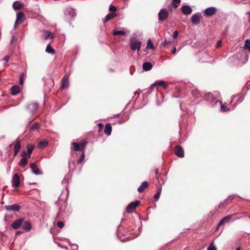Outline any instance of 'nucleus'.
<instances>
[{
    "mask_svg": "<svg viewBox=\"0 0 250 250\" xmlns=\"http://www.w3.org/2000/svg\"><path fill=\"white\" fill-rule=\"evenodd\" d=\"M130 47L131 50L139 51L141 47V42L138 40L131 39L130 40Z\"/></svg>",
    "mask_w": 250,
    "mask_h": 250,
    "instance_id": "f257e3e1",
    "label": "nucleus"
},
{
    "mask_svg": "<svg viewBox=\"0 0 250 250\" xmlns=\"http://www.w3.org/2000/svg\"><path fill=\"white\" fill-rule=\"evenodd\" d=\"M156 85L161 86L165 88H166L167 87V84L165 81L158 80L156 81L155 83H154L151 85V86L148 89V92L151 93L153 90V87Z\"/></svg>",
    "mask_w": 250,
    "mask_h": 250,
    "instance_id": "f03ea898",
    "label": "nucleus"
},
{
    "mask_svg": "<svg viewBox=\"0 0 250 250\" xmlns=\"http://www.w3.org/2000/svg\"><path fill=\"white\" fill-rule=\"evenodd\" d=\"M140 204L139 201H135L131 202L126 207V211L128 213H131L133 210Z\"/></svg>",
    "mask_w": 250,
    "mask_h": 250,
    "instance_id": "7ed1b4c3",
    "label": "nucleus"
},
{
    "mask_svg": "<svg viewBox=\"0 0 250 250\" xmlns=\"http://www.w3.org/2000/svg\"><path fill=\"white\" fill-rule=\"evenodd\" d=\"M30 167L32 172L35 174L41 175L42 174V172L37 163H31L30 164Z\"/></svg>",
    "mask_w": 250,
    "mask_h": 250,
    "instance_id": "20e7f679",
    "label": "nucleus"
},
{
    "mask_svg": "<svg viewBox=\"0 0 250 250\" xmlns=\"http://www.w3.org/2000/svg\"><path fill=\"white\" fill-rule=\"evenodd\" d=\"M202 15L200 13L198 12L193 14L191 17V21L193 24H198L201 19Z\"/></svg>",
    "mask_w": 250,
    "mask_h": 250,
    "instance_id": "39448f33",
    "label": "nucleus"
},
{
    "mask_svg": "<svg viewBox=\"0 0 250 250\" xmlns=\"http://www.w3.org/2000/svg\"><path fill=\"white\" fill-rule=\"evenodd\" d=\"M159 20L160 21H164L168 17V11L167 9H161L158 14Z\"/></svg>",
    "mask_w": 250,
    "mask_h": 250,
    "instance_id": "423d86ee",
    "label": "nucleus"
},
{
    "mask_svg": "<svg viewBox=\"0 0 250 250\" xmlns=\"http://www.w3.org/2000/svg\"><path fill=\"white\" fill-rule=\"evenodd\" d=\"M175 154L176 156L179 157L183 158L184 156V151L183 148L179 146H177L175 147L174 149Z\"/></svg>",
    "mask_w": 250,
    "mask_h": 250,
    "instance_id": "0eeeda50",
    "label": "nucleus"
},
{
    "mask_svg": "<svg viewBox=\"0 0 250 250\" xmlns=\"http://www.w3.org/2000/svg\"><path fill=\"white\" fill-rule=\"evenodd\" d=\"M4 208L6 210L14 211H18L21 208L20 206L17 204L6 205L5 206Z\"/></svg>",
    "mask_w": 250,
    "mask_h": 250,
    "instance_id": "6e6552de",
    "label": "nucleus"
},
{
    "mask_svg": "<svg viewBox=\"0 0 250 250\" xmlns=\"http://www.w3.org/2000/svg\"><path fill=\"white\" fill-rule=\"evenodd\" d=\"M12 183L13 187L14 188H17L19 186L20 184V179L18 174H15L13 175Z\"/></svg>",
    "mask_w": 250,
    "mask_h": 250,
    "instance_id": "1a4fd4ad",
    "label": "nucleus"
},
{
    "mask_svg": "<svg viewBox=\"0 0 250 250\" xmlns=\"http://www.w3.org/2000/svg\"><path fill=\"white\" fill-rule=\"evenodd\" d=\"M216 9L214 7H210L206 9L204 11V15L206 16H211L215 14Z\"/></svg>",
    "mask_w": 250,
    "mask_h": 250,
    "instance_id": "9d476101",
    "label": "nucleus"
},
{
    "mask_svg": "<svg viewBox=\"0 0 250 250\" xmlns=\"http://www.w3.org/2000/svg\"><path fill=\"white\" fill-rule=\"evenodd\" d=\"M39 107V105L36 103H31L29 104L27 108L28 110L31 113H33L36 111Z\"/></svg>",
    "mask_w": 250,
    "mask_h": 250,
    "instance_id": "9b49d317",
    "label": "nucleus"
},
{
    "mask_svg": "<svg viewBox=\"0 0 250 250\" xmlns=\"http://www.w3.org/2000/svg\"><path fill=\"white\" fill-rule=\"evenodd\" d=\"M86 144H87L86 142H83L81 143L82 148H81V150L82 151V154L81 157L78 160V163H81L84 160V159L85 157L84 149H85V147Z\"/></svg>",
    "mask_w": 250,
    "mask_h": 250,
    "instance_id": "f8f14e48",
    "label": "nucleus"
},
{
    "mask_svg": "<svg viewBox=\"0 0 250 250\" xmlns=\"http://www.w3.org/2000/svg\"><path fill=\"white\" fill-rule=\"evenodd\" d=\"M181 10L182 13L186 15H190L192 11V9L191 7L187 5L183 6L181 7Z\"/></svg>",
    "mask_w": 250,
    "mask_h": 250,
    "instance_id": "ddd939ff",
    "label": "nucleus"
},
{
    "mask_svg": "<svg viewBox=\"0 0 250 250\" xmlns=\"http://www.w3.org/2000/svg\"><path fill=\"white\" fill-rule=\"evenodd\" d=\"M232 216H233V215H228V216L224 217L223 219H222L220 221L219 224H218V226L217 227V229L218 228L219 226H222L225 223H228L230 220V219L232 218Z\"/></svg>",
    "mask_w": 250,
    "mask_h": 250,
    "instance_id": "4468645a",
    "label": "nucleus"
},
{
    "mask_svg": "<svg viewBox=\"0 0 250 250\" xmlns=\"http://www.w3.org/2000/svg\"><path fill=\"white\" fill-rule=\"evenodd\" d=\"M68 77L65 75L62 80V84L61 87L62 89H65L68 87Z\"/></svg>",
    "mask_w": 250,
    "mask_h": 250,
    "instance_id": "2eb2a0df",
    "label": "nucleus"
},
{
    "mask_svg": "<svg viewBox=\"0 0 250 250\" xmlns=\"http://www.w3.org/2000/svg\"><path fill=\"white\" fill-rule=\"evenodd\" d=\"M23 221V219H20L14 221L12 224L11 227L15 229H17L20 228Z\"/></svg>",
    "mask_w": 250,
    "mask_h": 250,
    "instance_id": "dca6fc26",
    "label": "nucleus"
},
{
    "mask_svg": "<svg viewBox=\"0 0 250 250\" xmlns=\"http://www.w3.org/2000/svg\"><path fill=\"white\" fill-rule=\"evenodd\" d=\"M21 228L25 231H29L32 229L31 224L29 221H25L23 223Z\"/></svg>",
    "mask_w": 250,
    "mask_h": 250,
    "instance_id": "f3484780",
    "label": "nucleus"
},
{
    "mask_svg": "<svg viewBox=\"0 0 250 250\" xmlns=\"http://www.w3.org/2000/svg\"><path fill=\"white\" fill-rule=\"evenodd\" d=\"M13 8L15 10L21 9L23 6V4L19 1H15L13 3Z\"/></svg>",
    "mask_w": 250,
    "mask_h": 250,
    "instance_id": "a211bd4d",
    "label": "nucleus"
},
{
    "mask_svg": "<svg viewBox=\"0 0 250 250\" xmlns=\"http://www.w3.org/2000/svg\"><path fill=\"white\" fill-rule=\"evenodd\" d=\"M43 37L44 39L46 40L48 38L54 39L55 37V35L54 34L52 33L51 32L47 30H43Z\"/></svg>",
    "mask_w": 250,
    "mask_h": 250,
    "instance_id": "6ab92c4d",
    "label": "nucleus"
},
{
    "mask_svg": "<svg viewBox=\"0 0 250 250\" xmlns=\"http://www.w3.org/2000/svg\"><path fill=\"white\" fill-rule=\"evenodd\" d=\"M24 20V16L21 12H19L16 16V22H20L22 23Z\"/></svg>",
    "mask_w": 250,
    "mask_h": 250,
    "instance_id": "aec40b11",
    "label": "nucleus"
},
{
    "mask_svg": "<svg viewBox=\"0 0 250 250\" xmlns=\"http://www.w3.org/2000/svg\"><path fill=\"white\" fill-rule=\"evenodd\" d=\"M148 186V183L146 181L143 182L142 185L138 188L137 190L139 192H142L145 188H146Z\"/></svg>",
    "mask_w": 250,
    "mask_h": 250,
    "instance_id": "412c9836",
    "label": "nucleus"
},
{
    "mask_svg": "<svg viewBox=\"0 0 250 250\" xmlns=\"http://www.w3.org/2000/svg\"><path fill=\"white\" fill-rule=\"evenodd\" d=\"M20 88L19 85H15L11 88V93L12 95H15L20 92Z\"/></svg>",
    "mask_w": 250,
    "mask_h": 250,
    "instance_id": "4be33fe9",
    "label": "nucleus"
},
{
    "mask_svg": "<svg viewBox=\"0 0 250 250\" xmlns=\"http://www.w3.org/2000/svg\"><path fill=\"white\" fill-rule=\"evenodd\" d=\"M112 131V126L110 124H107L105 125V128H104V133L107 135L109 136L110 135L111 132Z\"/></svg>",
    "mask_w": 250,
    "mask_h": 250,
    "instance_id": "5701e85b",
    "label": "nucleus"
},
{
    "mask_svg": "<svg viewBox=\"0 0 250 250\" xmlns=\"http://www.w3.org/2000/svg\"><path fill=\"white\" fill-rule=\"evenodd\" d=\"M152 68V64L149 62H145L143 65V68L146 71H149Z\"/></svg>",
    "mask_w": 250,
    "mask_h": 250,
    "instance_id": "b1692460",
    "label": "nucleus"
},
{
    "mask_svg": "<svg viewBox=\"0 0 250 250\" xmlns=\"http://www.w3.org/2000/svg\"><path fill=\"white\" fill-rule=\"evenodd\" d=\"M21 147V143L19 140H18L15 146H14V155H16L19 152L20 148Z\"/></svg>",
    "mask_w": 250,
    "mask_h": 250,
    "instance_id": "393cba45",
    "label": "nucleus"
},
{
    "mask_svg": "<svg viewBox=\"0 0 250 250\" xmlns=\"http://www.w3.org/2000/svg\"><path fill=\"white\" fill-rule=\"evenodd\" d=\"M34 147L35 146L33 145H28L26 146L27 153L28 154V158H29L30 157V154L32 153Z\"/></svg>",
    "mask_w": 250,
    "mask_h": 250,
    "instance_id": "a878e982",
    "label": "nucleus"
},
{
    "mask_svg": "<svg viewBox=\"0 0 250 250\" xmlns=\"http://www.w3.org/2000/svg\"><path fill=\"white\" fill-rule=\"evenodd\" d=\"M82 143V142L80 143V144H78V143H77L75 142H73L72 143V145L73 147V149L74 151H78L81 149V148H82L81 143Z\"/></svg>",
    "mask_w": 250,
    "mask_h": 250,
    "instance_id": "bb28decb",
    "label": "nucleus"
},
{
    "mask_svg": "<svg viewBox=\"0 0 250 250\" xmlns=\"http://www.w3.org/2000/svg\"><path fill=\"white\" fill-rule=\"evenodd\" d=\"M45 51L48 53H50L52 54H54L55 52V50L52 47L50 44H48L47 45Z\"/></svg>",
    "mask_w": 250,
    "mask_h": 250,
    "instance_id": "cd10ccee",
    "label": "nucleus"
},
{
    "mask_svg": "<svg viewBox=\"0 0 250 250\" xmlns=\"http://www.w3.org/2000/svg\"><path fill=\"white\" fill-rule=\"evenodd\" d=\"M115 15L116 14L115 13L108 14L105 17L103 21L104 22L107 21H109V20H111V19H112L113 18H114L115 17Z\"/></svg>",
    "mask_w": 250,
    "mask_h": 250,
    "instance_id": "c85d7f7f",
    "label": "nucleus"
},
{
    "mask_svg": "<svg viewBox=\"0 0 250 250\" xmlns=\"http://www.w3.org/2000/svg\"><path fill=\"white\" fill-rule=\"evenodd\" d=\"M113 34L115 36H125V33L123 31L114 30L113 31Z\"/></svg>",
    "mask_w": 250,
    "mask_h": 250,
    "instance_id": "c756f323",
    "label": "nucleus"
},
{
    "mask_svg": "<svg viewBox=\"0 0 250 250\" xmlns=\"http://www.w3.org/2000/svg\"><path fill=\"white\" fill-rule=\"evenodd\" d=\"M48 145V142L46 141L40 142L38 144V147L39 148H42L45 147Z\"/></svg>",
    "mask_w": 250,
    "mask_h": 250,
    "instance_id": "7c9ffc66",
    "label": "nucleus"
},
{
    "mask_svg": "<svg viewBox=\"0 0 250 250\" xmlns=\"http://www.w3.org/2000/svg\"><path fill=\"white\" fill-rule=\"evenodd\" d=\"M62 204H66L65 201H64V200H62L59 199L57 200V201L56 202V204L58 206L59 209L60 210L62 209V207H60V206Z\"/></svg>",
    "mask_w": 250,
    "mask_h": 250,
    "instance_id": "2f4dec72",
    "label": "nucleus"
},
{
    "mask_svg": "<svg viewBox=\"0 0 250 250\" xmlns=\"http://www.w3.org/2000/svg\"><path fill=\"white\" fill-rule=\"evenodd\" d=\"M162 191V188H161L157 189V193L154 195V198L156 200H158L160 196L161 193Z\"/></svg>",
    "mask_w": 250,
    "mask_h": 250,
    "instance_id": "473e14b6",
    "label": "nucleus"
},
{
    "mask_svg": "<svg viewBox=\"0 0 250 250\" xmlns=\"http://www.w3.org/2000/svg\"><path fill=\"white\" fill-rule=\"evenodd\" d=\"M67 13L72 18H74L76 15L75 11H74V9H70L69 10H68L67 11Z\"/></svg>",
    "mask_w": 250,
    "mask_h": 250,
    "instance_id": "72a5a7b5",
    "label": "nucleus"
},
{
    "mask_svg": "<svg viewBox=\"0 0 250 250\" xmlns=\"http://www.w3.org/2000/svg\"><path fill=\"white\" fill-rule=\"evenodd\" d=\"M217 102H219V103L222 104L221 101L220 100L216 101V103H217ZM221 110L224 112L228 111L229 110V108L227 106L223 105L222 104H221Z\"/></svg>",
    "mask_w": 250,
    "mask_h": 250,
    "instance_id": "f704fd0d",
    "label": "nucleus"
},
{
    "mask_svg": "<svg viewBox=\"0 0 250 250\" xmlns=\"http://www.w3.org/2000/svg\"><path fill=\"white\" fill-rule=\"evenodd\" d=\"M66 240L68 242L69 244L72 246L73 250H78V246L77 244H71L70 240L68 239H66Z\"/></svg>",
    "mask_w": 250,
    "mask_h": 250,
    "instance_id": "c9c22d12",
    "label": "nucleus"
},
{
    "mask_svg": "<svg viewBox=\"0 0 250 250\" xmlns=\"http://www.w3.org/2000/svg\"><path fill=\"white\" fill-rule=\"evenodd\" d=\"M39 128V124L35 123L32 125L30 127V129L31 130H35L36 129H38Z\"/></svg>",
    "mask_w": 250,
    "mask_h": 250,
    "instance_id": "e433bc0d",
    "label": "nucleus"
},
{
    "mask_svg": "<svg viewBox=\"0 0 250 250\" xmlns=\"http://www.w3.org/2000/svg\"><path fill=\"white\" fill-rule=\"evenodd\" d=\"M192 94L193 96L198 98L200 96V92L197 89H194L193 90L192 92Z\"/></svg>",
    "mask_w": 250,
    "mask_h": 250,
    "instance_id": "4c0bfd02",
    "label": "nucleus"
},
{
    "mask_svg": "<svg viewBox=\"0 0 250 250\" xmlns=\"http://www.w3.org/2000/svg\"><path fill=\"white\" fill-rule=\"evenodd\" d=\"M27 160L25 158H23L21 160L20 165L23 167L25 166L27 164Z\"/></svg>",
    "mask_w": 250,
    "mask_h": 250,
    "instance_id": "58836bf2",
    "label": "nucleus"
},
{
    "mask_svg": "<svg viewBox=\"0 0 250 250\" xmlns=\"http://www.w3.org/2000/svg\"><path fill=\"white\" fill-rule=\"evenodd\" d=\"M146 48H151V49L154 48V45L150 40H149L147 42Z\"/></svg>",
    "mask_w": 250,
    "mask_h": 250,
    "instance_id": "ea45409f",
    "label": "nucleus"
},
{
    "mask_svg": "<svg viewBox=\"0 0 250 250\" xmlns=\"http://www.w3.org/2000/svg\"><path fill=\"white\" fill-rule=\"evenodd\" d=\"M208 250H217L216 247L213 245V243H211L209 246L208 247Z\"/></svg>",
    "mask_w": 250,
    "mask_h": 250,
    "instance_id": "a19ab883",
    "label": "nucleus"
},
{
    "mask_svg": "<svg viewBox=\"0 0 250 250\" xmlns=\"http://www.w3.org/2000/svg\"><path fill=\"white\" fill-rule=\"evenodd\" d=\"M57 225L60 229H62L64 226V223L62 221H59L57 222Z\"/></svg>",
    "mask_w": 250,
    "mask_h": 250,
    "instance_id": "79ce46f5",
    "label": "nucleus"
},
{
    "mask_svg": "<svg viewBox=\"0 0 250 250\" xmlns=\"http://www.w3.org/2000/svg\"><path fill=\"white\" fill-rule=\"evenodd\" d=\"M178 32L177 31H175L173 33V35H172V38L173 39H175L177 36H178Z\"/></svg>",
    "mask_w": 250,
    "mask_h": 250,
    "instance_id": "37998d69",
    "label": "nucleus"
},
{
    "mask_svg": "<svg viewBox=\"0 0 250 250\" xmlns=\"http://www.w3.org/2000/svg\"><path fill=\"white\" fill-rule=\"evenodd\" d=\"M23 76L21 75L20 77V84L21 85L23 84Z\"/></svg>",
    "mask_w": 250,
    "mask_h": 250,
    "instance_id": "c03bdc74",
    "label": "nucleus"
},
{
    "mask_svg": "<svg viewBox=\"0 0 250 250\" xmlns=\"http://www.w3.org/2000/svg\"><path fill=\"white\" fill-rule=\"evenodd\" d=\"M10 60V57L9 56H5L3 58V60L6 62H8Z\"/></svg>",
    "mask_w": 250,
    "mask_h": 250,
    "instance_id": "a18cd8bd",
    "label": "nucleus"
},
{
    "mask_svg": "<svg viewBox=\"0 0 250 250\" xmlns=\"http://www.w3.org/2000/svg\"><path fill=\"white\" fill-rule=\"evenodd\" d=\"M109 10L112 12L115 11L116 10V8L115 6L113 5H111L109 7Z\"/></svg>",
    "mask_w": 250,
    "mask_h": 250,
    "instance_id": "49530a36",
    "label": "nucleus"
},
{
    "mask_svg": "<svg viewBox=\"0 0 250 250\" xmlns=\"http://www.w3.org/2000/svg\"><path fill=\"white\" fill-rule=\"evenodd\" d=\"M27 153H28L27 152L23 151L21 152V156L24 158L27 156Z\"/></svg>",
    "mask_w": 250,
    "mask_h": 250,
    "instance_id": "de8ad7c7",
    "label": "nucleus"
},
{
    "mask_svg": "<svg viewBox=\"0 0 250 250\" xmlns=\"http://www.w3.org/2000/svg\"><path fill=\"white\" fill-rule=\"evenodd\" d=\"M221 44H222L221 41H218L217 43V47H220L221 45Z\"/></svg>",
    "mask_w": 250,
    "mask_h": 250,
    "instance_id": "09e8293b",
    "label": "nucleus"
},
{
    "mask_svg": "<svg viewBox=\"0 0 250 250\" xmlns=\"http://www.w3.org/2000/svg\"><path fill=\"white\" fill-rule=\"evenodd\" d=\"M173 1L177 4H179L181 2V0H172Z\"/></svg>",
    "mask_w": 250,
    "mask_h": 250,
    "instance_id": "8fccbe9b",
    "label": "nucleus"
},
{
    "mask_svg": "<svg viewBox=\"0 0 250 250\" xmlns=\"http://www.w3.org/2000/svg\"><path fill=\"white\" fill-rule=\"evenodd\" d=\"M171 43V42L170 41H167V40H166L165 41H164V44L166 45V44H169Z\"/></svg>",
    "mask_w": 250,
    "mask_h": 250,
    "instance_id": "3c124183",
    "label": "nucleus"
},
{
    "mask_svg": "<svg viewBox=\"0 0 250 250\" xmlns=\"http://www.w3.org/2000/svg\"><path fill=\"white\" fill-rule=\"evenodd\" d=\"M235 2L237 3H240L243 1V0H234Z\"/></svg>",
    "mask_w": 250,
    "mask_h": 250,
    "instance_id": "603ef678",
    "label": "nucleus"
},
{
    "mask_svg": "<svg viewBox=\"0 0 250 250\" xmlns=\"http://www.w3.org/2000/svg\"><path fill=\"white\" fill-rule=\"evenodd\" d=\"M176 51H177V50H176V48H175V47H174V48H173V49L172 50V54H175V53H176Z\"/></svg>",
    "mask_w": 250,
    "mask_h": 250,
    "instance_id": "864d4df0",
    "label": "nucleus"
},
{
    "mask_svg": "<svg viewBox=\"0 0 250 250\" xmlns=\"http://www.w3.org/2000/svg\"><path fill=\"white\" fill-rule=\"evenodd\" d=\"M98 125L100 129L102 128L103 127V125L101 123H99Z\"/></svg>",
    "mask_w": 250,
    "mask_h": 250,
    "instance_id": "5fc2aeb1",
    "label": "nucleus"
},
{
    "mask_svg": "<svg viewBox=\"0 0 250 250\" xmlns=\"http://www.w3.org/2000/svg\"><path fill=\"white\" fill-rule=\"evenodd\" d=\"M17 23L18 22H16V21L15 23H14V28L15 29H16V28H17Z\"/></svg>",
    "mask_w": 250,
    "mask_h": 250,
    "instance_id": "6e6d98bb",
    "label": "nucleus"
},
{
    "mask_svg": "<svg viewBox=\"0 0 250 250\" xmlns=\"http://www.w3.org/2000/svg\"><path fill=\"white\" fill-rule=\"evenodd\" d=\"M16 40V38L14 36H13V37H12V39L11 42L15 41Z\"/></svg>",
    "mask_w": 250,
    "mask_h": 250,
    "instance_id": "4d7b16f0",
    "label": "nucleus"
},
{
    "mask_svg": "<svg viewBox=\"0 0 250 250\" xmlns=\"http://www.w3.org/2000/svg\"><path fill=\"white\" fill-rule=\"evenodd\" d=\"M246 14L248 15L249 18L250 19V12H247Z\"/></svg>",
    "mask_w": 250,
    "mask_h": 250,
    "instance_id": "13d9d810",
    "label": "nucleus"
},
{
    "mask_svg": "<svg viewBox=\"0 0 250 250\" xmlns=\"http://www.w3.org/2000/svg\"><path fill=\"white\" fill-rule=\"evenodd\" d=\"M57 244L59 247H62V245L59 243H57Z\"/></svg>",
    "mask_w": 250,
    "mask_h": 250,
    "instance_id": "bf43d9fd",
    "label": "nucleus"
},
{
    "mask_svg": "<svg viewBox=\"0 0 250 250\" xmlns=\"http://www.w3.org/2000/svg\"><path fill=\"white\" fill-rule=\"evenodd\" d=\"M172 5H173V6L175 8H177V5L176 4H173Z\"/></svg>",
    "mask_w": 250,
    "mask_h": 250,
    "instance_id": "052dcab7",
    "label": "nucleus"
},
{
    "mask_svg": "<svg viewBox=\"0 0 250 250\" xmlns=\"http://www.w3.org/2000/svg\"><path fill=\"white\" fill-rule=\"evenodd\" d=\"M223 206V203H220V204H219V206L220 207H222Z\"/></svg>",
    "mask_w": 250,
    "mask_h": 250,
    "instance_id": "680f3d73",
    "label": "nucleus"
},
{
    "mask_svg": "<svg viewBox=\"0 0 250 250\" xmlns=\"http://www.w3.org/2000/svg\"><path fill=\"white\" fill-rule=\"evenodd\" d=\"M208 97H209V96H212L211 94V93H208Z\"/></svg>",
    "mask_w": 250,
    "mask_h": 250,
    "instance_id": "e2e57ef3",
    "label": "nucleus"
},
{
    "mask_svg": "<svg viewBox=\"0 0 250 250\" xmlns=\"http://www.w3.org/2000/svg\"><path fill=\"white\" fill-rule=\"evenodd\" d=\"M155 172H156V174H157V173H158V169H157L156 170Z\"/></svg>",
    "mask_w": 250,
    "mask_h": 250,
    "instance_id": "0e129e2a",
    "label": "nucleus"
},
{
    "mask_svg": "<svg viewBox=\"0 0 250 250\" xmlns=\"http://www.w3.org/2000/svg\"><path fill=\"white\" fill-rule=\"evenodd\" d=\"M236 250H240V248H236Z\"/></svg>",
    "mask_w": 250,
    "mask_h": 250,
    "instance_id": "69168bd1",
    "label": "nucleus"
}]
</instances>
